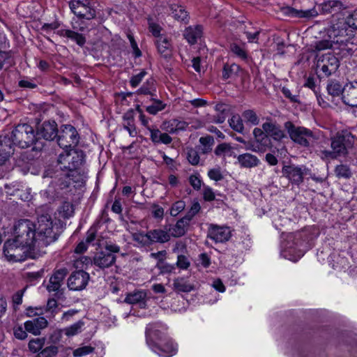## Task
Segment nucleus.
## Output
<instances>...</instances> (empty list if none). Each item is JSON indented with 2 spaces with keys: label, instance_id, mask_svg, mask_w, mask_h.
<instances>
[{
  "label": "nucleus",
  "instance_id": "f257e3e1",
  "mask_svg": "<svg viewBox=\"0 0 357 357\" xmlns=\"http://www.w3.org/2000/svg\"><path fill=\"white\" fill-rule=\"evenodd\" d=\"M32 227V222L29 220H20L15 226L14 238L6 241L3 245V254L8 261H24L28 252L36 250L33 241L29 238Z\"/></svg>",
  "mask_w": 357,
  "mask_h": 357
},
{
  "label": "nucleus",
  "instance_id": "f03ea898",
  "mask_svg": "<svg viewBox=\"0 0 357 357\" xmlns=\"http://www.w3.org/2000/svg\"><path fill=\"white\" fill-rule=\"evenodd\" d=\"M84 161V154L82 151L74 149L65 150L64 153H60L58 162L60 169L66 170L65 176L68 178L65 183H61V188H67L70 185V181L77 183L82 181L83 174L80 169Z\"/></svg>",
  "mask_w": 357,
  "mask_h": 357
},
{
  "label": "nucleus",
  "instance_id": "7ed1b4c3",
  "mask_svg": "<svg viewBox=\"0 0 357 357\" xmlns=\"http://www.w3.org/2000/svg\"><path fill=\"white\" fill-rule=\"evenodd\" d=\"M30 240L36 250L47 247L58 238V234L54 230V224L48 215H42L38 218L37 225L32 222Z\"/></svg>",
  "mask_w": 357,
  "mask_h": 357
},
{
  "label": "nucleus",
  "instance_id": "20e7f679",
  "mask_svg": "<svg viewBox=\"0 0 357 357\" xmlns=\"http://www.w3.org/2000/svg\"><path fill=\"white\" fill-rule=\"evenodd\" d=\"M8 137L10 138L13 147L15 145L26 149L35 142L36 135L32 126L27 123H20L13 130L10 137Z\"/></svg>",
  "mask_w": 357,
  "mask_h": 357
},
{
  "label": "nucleus",
  "instance_id": "39448f33",
  "mask_svg": "<svg viewBox=\"0 0 357 357\" xmlns=\"http://www.w3.org/2000/svg\"><path fill=\"white\" fill-rule=\"evenodd\" d=\"M284 128L290 139L302 146H310L315 139V135L311 130L303 126H296L291 121H287L284 123Z\"/></svg>",
  "mask_w": 357,
  "mask_h": 357
},
{
  "label": "nucleus",
  "instance_id": "423d86ee",
  "mask_svg": "<svg viewBox=\"0 0 357 357\" xmlns=\"http://www.w3.org/2000/svg\"><path fill=\"white\" fill-rule=\"evenodd\" d=\"M157 330L153 325H149L146 331V341L151 350L157 354L160 357H170L176 354L177 345L172 341H168L162 346L157 344H151L149 340L152 339L153 336L157 335Z\"/></svg>",
  "mask_w": 357,
  "mask_h": 357
},
{
  "label": "nucleus",
  "instance_id": "0eeeda50",
  "mask_svg": "<svg viewBox=\"0 0 357 357\" xmlns=\"http://www.w3.org/2000/svg\"><path fill=\"white\" fill-rule=\"evenodd\" d=\"M58 144L63 149L77 145L79 137L75 128L71 125H63L58 132Z\"/></svg>",
  "mask_w": 357,
  "mask_h": 357
},
{
  "label": "nucleus",
  "instance_id": "6e6552de",
  "mask_svg": "<svg viewBox=\"0 0 357 357\" xmlns=\"http://www.w3.org/2000/svg\"><path fill=\"white\" fill-rule=\"evenodd\" d=\"M345 136L342 135H337L331 139V150H326L320 147V156L323 159H334L337 157L345 155L347 153V148L345 146Z\"/></svg>",
  "mask_w": 357,
  "mask_h": 357
},
{
  "label": "nucleus",
  "instance_id": "1a4fd4ad",
  "mask_svg": "<svg viewBox=\"0 0 357 357\" xmlns=\"http://www.w3.org/2000/svg\"><path fill=\"white\" fill-rule=\"evenodd\" d=\"M339 65L338 59L335 55L328 53L318 59L317 70L321 72L324 76L328 77L337 70Z\"/></svg>",
  "mask_w": 357,
  "mask_h": 357
},
{
  "label": "nucleus",
  "instance_id": "9d476101",
  "mask_svg": "<svg viewBox=\"0 0 357 357\" xmlns=\"http://www.w3.org/2000/svg\"><path fill=\"white\" fill-rule=\"evenodd\" d=\"M306 170L304 166L290 165L284 166L282 173L292 184L299 185L303 181Z\"/></svg>",
  "mask_w": 357,
  "mask_h": 357
},
{
  "label": "nucleus",
  "instance_id": "9b49d317",
  "mask_svg": "<svg viewBox=\"0 0 357 357\" xmlns=\"http://www.w3.org/2000/svg\"><path fill=\"white\" fill-rule=\"evenodd\" d=\"M71 11L79 18H93L95 12L89 6L88 0H71L69 3Z\"/></svg>",
  "mask_w": 357,
  "mask_h": 357
},
{
  "label": "nucleus",
  "instance_id": "f8f14e48",
  "mask_svg": "<svg viewBox=\"0 0 357 357\" xmlns=\"http://www.w3.org/2000/svg\"><path fill=\"white\" fill-rule=\"evenodd\" d=\"M89 280V275L84 271H77L71 273L68 279V287L70 290L84 289Z\"/></svg>",
  "mask_w": 357,
  "mask_h": 357
},
{
  "label": "nucleus",
  "instance_id": "ddd939ff",
  "mask_svg": "<svg viewBox=\"0 0 357 357\" xmlns=\"http://www.w3.org/2000/svg\"><path fill=\"white\" fill-rule=\"evenodd\" d=\"M207 236L215 243H224L231 237V230L227 227L210 225Z\"/></svg>",
  "mask_w": 357,
  "mask_h": 357
},
{
  "label": "nucleus",
  "instance_id": "4468645a",
  "mask_svg": "<svg viewBox=\"0 0 357 357\" xmlns=\"http://www.w3.org/2000/svg\"><path fill=\"white\" fill-rule=\"evenodd\" d=\"M57 135L58 129L55 121H45L37 130V135L46 140H53Z\"/></svg>",
  "mask_w": 357,
  "mask_h": 357
},
{
  "label": "nucleus",
  "instance_id": "2eb2a0df",
  "mask_svg": "<svg viewBox=\"0 0 357 357\" xmlns=\"http://www.w3.org/2000/svg\"><path fill=\"white\" fill-rule=\"evenodd\" d=\"M342 100L350 107H357V82H350L344 86Z\"/></svg>",
  "mask_w": 357,
  "mask_h": 357
},
{
  "label": "nucleus",
  "instance_id": "dca6fc26",
  "mask_svg": "<svg viewBox=\"0 0 357 357\" xmlns=\"http://www.w3.org/2000/svg\"><path fill=\"white\" fill-rule=\"evenodd\" d=\"M66 275L67 270L66 268L55 271L50 278L49 284L47 286V291L49 292L59 291Z\"/></svg>",
  "mask_w": 357,
  "mask_h": 357
},
{
  "label": "nucleus",
  "instance_id": "f3484780",
  "mask_svg": "<svg viewBox=\"0 0 357 357\" xmlns=\"http://www.w3.org/2000/svg\"><path fill=\"white\" fill-rule=\"evenodd\" d=\"M48 322L43 317H38L28 320L24 323L25 330L34 335H38L40 334V331L47 326Z\"/></svg>",
  "mask_w": 357,
  "mask_h": 357
},
{
  "label": "nucleus",
  "instance_id": "a211bd4d",
  "mask_svg": "<svg viewBox=\"0 0 357 357\" xmlns=\"http://www.w3.org/2000/svg\"><path fill=\"white\" fill-rule=\"evenodd\" d=\"M115 261V255L105 250L97 252L93 257L94 264L100 268H105L111 266Z\"/></svg>",
  "mask_w": 357,
  "mask_h": 357
},
{
  "label": "nucleus",
  "instance_id": "6ab92c4d",
  "mask_svg": "<svg viewBox=\"0 0 357 357\" xmlns=\"http://www.w3.org/2000/svg\"><path fill=\"white\" fill-rule=\"evenodd\" d=\"M262 128L266 132V137H271L275 140H281L284 137L285 135L280 127L275 123L266 121L262 124Z\"/></svg>",
  "mask_w": 357,
  "mask_h": 357
},
{
  "label": "nucleus",
  "instance_id": "aec40b11",
  "mask_svg": "<svg viewBox=\"0 0 357 357\" xmlns=\"http://www.w3.org/2000/svg\"><path fill=\"white\" fill-rule=\"evenodd\" d=\"M14 152L10 138L6 136L0 139V165H2Z\"/></svg>",
  "mask_w": 357,
  "mask_h": 357
},
{
  "label": "nucleus",
  "instance_id": "412c9836",
  "mask_svg": "<svg viewBox=\"0 0 357 357\" xmlns=\"http://www.w3.org/2000/svg\"><path fill=\"white\" fill-rule=\"evenodd\" d=\"M149 231L151 244L155 243H164L168 242L171 238V235L167 229H155Z\"/></svg>",
  "mask_w": 357,
  "mask_h": 357
},
{
  "label": "nucleus",
  "instance_id": "4be33fe9",
  "mask_svg": "<svg viewBox=\"0 0 357 357\" xmlns=\"http://www.w3.org/2000/svg\"><path fill=\"white\" fill-rule=\"evenodd\" d=\"M150 138L154 144H169L172 142V138L166 132H162L158 128H151L149 130Z\"/></svg>",
  "mask_w": 357,
  "mask_h": 357
},
{
  "label": "nucleus",
  "instance_id": "5701e85b",
  "mask_svg": "<svg viewBox=\"0 0 357 357\" xmlns=\"http://www.w3.org/2000/svg\"><path fill=\"white\" fill-rule=\"evenodd\" d=\"M123 128L126 130L130 137L137 135V130L135 126L134 110H128L123 116Z\"/></svg>",
  "mask_w": 357,
  "mask_h": 357
},
{
  "label": "nucleus",
  "instance_id": "b1692460",
  "mask_svg": "<svg viewBox=\"0 0 357 357\" xmlns=\"http://www.w3.org/2000/svg\"><path fill=\"white\" fill-rule=\"evenodd\" d=\"M238 162L241 167L252 168L257 167L259 163L258 158L251 153H243L237 157Z\"/></svg>",
  "mask_w": 357,
  "mask_h": 357
},
{
  "label": "nucleus",
  "instance_id": "393cba45",
  "mask_svg": "<svg viewBox=\"0 0 357 357\" xmlns=\"http://www.w3.org/2000/svg\"><path fill=\"white\" fill-rule=\"evenodd\" d=\"M202 34V27L197 25L195 27L189 26L184 32V37L187 41L193 45L197 43V39L200 38Z\"/></svg>",
  "mask_w": 357,
  "mask_h": 357
},
{
  "label": "nucleus",
  "instance_id": "a878e982",
  "mask_svg": "<svg viewBox=\"0 0 357 357\" xmlns=\"http://www.w3.org/2000/svg\"><path fill=\"white\" fill-rule=\"evenodd\" d=\"M189 222L184 220L183 218L179 219L175 225L169 229L171 236L178 238L183 236L186 232V228L189 225Z\"/></svg>",
  "mask_w": 357,
  "mask_h": 357
},
{
  "label": "nucleus",
  "instance_id": "bb28decb",
  "mask_svg": "<svg viewBox=\"0 0 357 357\" xmlns=\"http://www.w3.org/2000/svg\"><path fill=\"white\" fill-rule=\"evenodd\" d=\"M216 156L226 159L229 157H236L234 148L228 143L218 144L214 150Z\"/></svg>",
  "mask_w": 357,
  "mask_h": 357
},
{
  "label": "nucleus",
  "instance_id": "cd10ccee",
  "mask_svg": "<svg viewBox=\"0 0 357 357\" xmlns=\"http://www.w3.org/2000/svg\"><path fill=\"white\" fill-rule=\"evenodd\" d=\"M155 93L156 87L153 77L146 79V82L137 91V94L149 95L151 98L156 96Z\"/></svg>",
  "mask_w": 357,
  "mask_h": 357
},
{
  "label": "nucleus",
  "instance_id": "c85d7f7f",
  "mask_svg": "<svg viewBox=\"0 0 357 357\" xmlns=\"http://www.w3.org/2000/svg\"><path fill=\"white\" fill-rule=\"evenodd\" d=\"M155 43L158 50L160 54L165 57H167L171 55V44L166 36L160 37L156 39Z\"/></svg>",
  "mask_w": 357,
  "mask_h": 357
},
{
  "label": "nucleus",
  "instance_id": "c756f323",
  "mask_svg": "<svg viewBox=\"0 0 357 357\" xmlns=\"http://www.w3.org/2000/svg\"><path fill=\"white\" fill-rule=\"evenodd\" d=\"M173 288L178 292H190L193 289V286L185 278H177L174 280Z\"/></svg>",
  "mask_w": 357,
  "mask_h": 357
},
{
  "label": "nucleus",
  "instance_id": "7c9ffc66",
  "mask_svg": "<svg viewBox=\"0 0 357 357\" xmlns=\"http://www.w3.org/2000/svg\"><path fill=\"white\" fill-rule=\"evenodd\" d=\"M241 67L236 63L225 64L223 67L222 78L224 79L234 78L238 76Z\"/></svg>",
  "mask_w": 357,
  "mask_h": 357
},
{
  "label": "nucleus",
  "instance_id": "2f4dec72",
  "mask_svg": "<svg viewBox=\"0 0 357 357\" xmlns=\"http://www.w3.org/2000/svg\"><path fill=\"white\" fill-rule=\"evenodd\" d=\"M57 213L59 218L67 219L74 214L73 205L69 202H64L58 208Z\"/></svg>",
  "mask_w": 357,
  "mask_h": 357
},
{
  "label": "nucleus",
  "instance_id": "473e14b6",
  "mask_svg": "<svg viewBox=\"0 0 357 357\" xmlns=\"http://www.w3.org/2000/svg\"><path fill=\"white\" fill-rule=\"evenodd\" d=\"M171 15L178 21L185 22L188 20V15L185 8L178 5H172L171 6Z\"/></svg>",
  "mask_w": 357,
  "mask_h": 357
},
{
  "label": "nucleus",
  "instance_id": "72a5a7b5",
  "mask_svg": "<svg viewBox=\"0 0 357 357\" xmlns=\"http://www.w3.org/2000/svg\"><path fill=\"white\" fill-rule=\"evenodd\" d=\"M63 36L75 42L80 47L84 46L86 43V38L82 33L70 29L64 30Z\"/></svg>",
  "mask_w": 357,
  "mask_h": 357
},
{
  "label": "nucleus",
  "instance_id": "f704fd0d",
  "mask_svg": "<svg viewBox=\"0 0 357 357\" xmlns=\"http://www.w3.org/2000/svg\"><path fill=\"white\" fill-rule=\"evenodd\" d=\"M328 93L333 97L339 96L342 95L343 96V91L344 87L342 88V84L335 80H331L328 82L326 87Z\"/></svg>",
  "mask_w": 357,
  "mask_h": 357
},
{
  "label": "nucleus",
  "instance_id": "c9c22d12",
  "mask_svg": "<svg viewBox=\"0 0 357 357\" xmlns=\"http://www.w3.org/2000/svg\"><path fill=\"white\" fill-rule=\"evenodd\" d=\"M200 146L199 149L203 154H207L212 150L214 144V139L211 136L202 137L199 138Z\"/></svg>",
  "mask_w": 357,
  "mask_h": 357
},
{
  "label": "nucleus",
  "instance_id": "e433bc0d",
  "mask_svg": "<svg viewBox=\"0 0 357 357\" xmlns=\"http://www.w3.org/2000/svg\"><path fill=\"white\" fill-rule=\"evenodd\" d=\"M322 8L326 13H337L343 8V4L338 0H329L323 4Z\"/></svg>",
  "mask_w": 357,
  "mask_h": 357
},
{
  "label": "nucleus",
  "instance_id": "4c0bfd02",
  "mask_svg": "<svg viewBox=\"0 0 357 357\" xmlns=\"http://www.w3.org/2000/svg\"><path fill=\"white\" fill-rule=\"evenodd\" d=\"M146 293L142 291H137L133 293L128 294L125 298V303L129 304H137L144 301Z\"/></svg>",
  "mask_w": 357,
  "mask_h": 357
},
{
  "label": "nucleus",
  "instance_id": "58836bf2",
  "mask_svg": "<svg viewBox=\"0 0 357 357\" xmlns=\"http://www.w3.org/2000/svg\"><path fill=\"white\" fill-rule=\"evenodd\" d=\"M132 238L134 241L139 243L141 246H149L151 245L149 231L146 234L143 232L133 233L132 234Z\"/></svg>",
  "mask_w": 357,
  "mask_h": 357
},
{
  "label": "nucleus",
  "instance_id": "ea45409f",
  "mask_svg": "<svg viewBox=\"0 0 357 357\" xmlns=\"http://www.w3.org/2000/svg\"><path fill=\"white\" fill-rule=\"evenodd\" d=\"M84 326V321L79 320L70 326L63 328V331L68 337L74 336L82 331V328Z\"/></svg>",
  "mask_w": 357,
  "mask_h": 357
},
{
  "label": "nucleus",
  "instance_id": "a19ab883",
  "mask_svg": "<svg viewBox=\"0 0 357 357\" xmlns=\"http://www.w3.org/2000/svg\"><path fill=\"white\" fill-rule=\"evenodd\" d=\"M151 100L153 101V104L146 108V112L150 114L155 115L158 112L165 108L166 105L161 100L155 99L154 97L151 98Z\"/></svg>",
  "mask_w": 357,
  "mask_h": 357
},
{
  "label": "nucleus",
  "instance_id": "79ce46f5",
  "mask_svg": "<svg viewBox=\"0 0 357 357\" xmlns=\"http://www.w3.org/2000/svg\"><path fill=\"white\" fill-rule=\"evenodd\" d=\"M230 50L236 56L242 60L248 59V53L244 45L241 46L236 43H232L230 45Z\"/></svg>",
  "mask_w": 357,
  "mask_h": 357
},
{
  "label": "nucleus",
  "instance_id": "37998d69",
  "mask_svg": "<svg viewBox=\"0 0 357 357\" xmlns=\"http://www.w3.org/2000/svg\"><path fill=\"white\" fill-rule=\"evenodd\" d=\"M229 123L231 128L236 132H242L244 130L243 121L238 114L233 115L231 118L229 119Z\"/></svg>",
  "mask_w": 357,
  "mask_h": 357
},
{
  "label": "nucleus",
  "instance_id": "c03bdc74",
  "mask_svg": "<svg viewBox=\"0 0 357 357\" xmlns=\"http://www.w3.org/2000/svg\"><path fill=\"white\" fill-rule=\"evenodd\" d=\"M13 64V60L8 52H0V70L8 69Z\"/></svg>",
  "mask_w": 357,
  "mask_h": 357
},
{
  "label": "nucleus",
  "instance_id": "a18cd8bd",
  "mask_svg": "<svg viewBox=\"0 0 357 357\" xmlns=\"http://www.w3.org/2000/svg\"><path fill=\"white\" fill-rule=\"evenodd\" d=\"M45 338H34L29 341V349L33 353L39 351L45 344Z\"/></svg>",
  "mask_w": 357,
  "mask_h": 357
},
{
  "label": "nucleus",
  "instance_id": "49530a36",
  "mask_svg": "<svg viewBox=\"0 0 357 357\" xmlns=\"http://www.w3.org/2000/svg\"><path fill=\"white\" fill-rule=\"evenodd\" d=\"M155 267L160 271L162 274H169L174 273L176 270V266L174 264H169L166 261L160 262L156 264Z\"/></svg>",
  "mask_w": 357,
  "mask_h": 357
},
{
  "label": "nucleus",
  "instance_id": "de8ad7c7",
  "mask_svg": "<svg viewBox=\"0 0 357 357\" xmlns=\"http://www.w3.org/2000/svg\"><path fill=\"white\" fill-rule=\"evenodd\" d=\"M201 206L198 202H195L192 203L190 208L188 211L185 215L183 217L184 220H186L188 222H190V220L196 215L200 211Z\"/></svg>",
  "mask_w": 357,
  "mask_h": 357
},
{
  "label": "nucleus",
  "instance_id": "09e8293b",
  "mask_svg": "<svg viewBox=\"0 0 357 357\" xmlns=\"http://www.w3.org/2000/svg\"><path fill=\"white\" fill-rule=\"evenodd\" d=\"M244 120L250 124L255 126L259 122V119L256 113L252 110H246L243 113Z\"/></svg>",
  "mask_w": 357,
  "mask_h": 357
},
{
  "label": "nucleus",
  "instance_id": "8fccbe9b",
  "mask_svg": "<svg viewBox=\"0 0 357 357\" xmlns=\"http://www.w3.org/2000/svg\"><path fill=\"white\" fill-rule=\"evenodd\" d=\"M146 75L147 72L143 69L139 73L132 76L130 79V86L132 88L138 86Z\"/></svg>",
  "mask_w": 357,
  "mask_h": 357
},
{
  "label": "nucleus",
  "instance_id": "3c124183",
  "mask_svg": "<svg viewBox=\"0 0 357 357\" xmlns=\"http://www.w3.org/2000/svg\"><path fill=\"white\" fill-rule=\"evenodd\" d=\"M59 351L58 347L51 345L45 347L38 354V357H53L57 354Z\"/></svg>",
  "mask_w": 357,
  "mask_h": 357
},
{
  "label": "nucleus",
  "instance_id": "603ef678",
  "mask_svg": "<svg viewBox=\"0 0 357 357\" xmlns=\"http://www.w3.org/2000/svg\"><path fill=\"white\" fill-rule=\"evenodd\" d=\"M185 207V203L183 200H178L173 204L170 208V215L172 216L176 217L178 215L181 211L184 210Z\"/></svg>",
  "mask_w": 357,
  "mask_h": 357
},
{
  "label": "nucleus",
  "instance_id": "864d4df0",
  "mask_svg": "<svg viewBox=\"0 0 357 357\" xmlns=\"http://www.w3.org/2000/svg\"><path fill=\"white\" fill-rule=\"evenodd\" d=\"M94 348L91 346H83L79 347L73 351V356L75 357H82L92 353Z\"/></svg>",
  "mask_w": 357,
  "mask_h": 357
},
{
  "label": "nucleus",
  "instance_id": "5fc2aeb1",
  "mask_svg": "<svg viewBox=\"0 0 357 357\" xmlns=\"http://www.w3.org/2000/svg\"><path fill=\"white\" fill-rule=\"evenodd\" d=\"M333 47V43L329 40H321L315 42L314 48L315 50L321 51L331 49Z\"/></svg>",
  "mask_w": 357,
  "mask_h": 357
},
{
  "label": "nucleus",
  "instance_id": "6e6d98bb",
  "mask_svg": "<svg viewBox=\"0 0 357 357\" xmlns=\"http://www.w3.org/2000/svg\"><path fill=\"white\" fill-rule=\"evenodd\" d=\"M188 160L192 165H197L199 162V155L197 151L190 149L188 151Z\"/></svg>",
  "mask_w": 357,
  "mask_h": 357
},
{
  "label": "nucleus",
  "instance_id": "4d7b16f0",
  "mask_svg": "<svg viewBox=\"0 0 357 357\" xmlns=\"http://www.w3.org/2000/svg\"><path fill=\"white\" fill-rule=\"evenodd\" d=\"M15 196H17L22 201L26 202L31 199V191L29 189L26 190H20L17 189L13 194Z\"/></svg>",
  "mask_w": 357,
  "mask_h": 357
},
{
  "label": "nucleus",
  "instance_id": "13d9d810",
  "mask_svg": "<svg viewBox=\"0 0 357 357\" xmlns=\"http://www.w3.org/2000/svg\"><path fill=\"white\" fill-rule=\"evenodd\" d=\"M335 174L338 177L349 178L351 176L349 169L344 165H337L335 168Z\"/></svg>",
  "mask_w": 357,
  "mask_h": 357
},
{
  "label": "nucleus",
  "instance_id": "bf43d9fd",
  "mask_svg": "<svg viewBox=\"0 0 357 357\" xmlns=\"http://www.w3.org/2000/svg\"><path fill=\"white\" fill-rule=\"evenodd\" d=\"M349 26L357 29V9L354 10L346 19Z\"/></svg>",
  "mask_w": 357,
  "mask_h": 357
},
{
  "label": "nucleus",
  "instance_id": "052dcab7",
  "mask_svg": "<svg viewBox=\"0 0 357 357\" xmlns=\"http://www.w3.org/2000/svg\"><path fill=\"white\" fill-rule=\"evenodd\" d=\"M189 182H190V184L192 185V187L195 190H198L201 188L202 182L199 175H198V174L191 175L189 177Z\"/></svg>",
  "mask_w": 357,
  "mask_h": 357
},
{
  "label": "nucleus",
  "instance_id": "680f3d73",
  "mask_svg": "<svg viewBox=\"0 0 357 357\" xmlns=\"http://www.w3.org/2000/svg\"><path fill=\"white\" fill-rule=\"evenodd\" d=\"M127 36L130 43V45L133 50V54H134L135 56V57L141 56L142 52H141L140 50L139 49L133 36L132 34H130V33H128L127 34Z\"/></svg>",
  "mask_w": 357,
  "mask_h": 357
},
{
  "label": "nucleus",
  "instance_id": "e2e57ef3",
  "mask_svg": "<svg viewBox=\"0 0 357 357\" xmlns=\"http://www.w3.org/2000/svg\"><path fill=\"white\" fill-rule=\"evenodd\" d=\"M190 263L188 258L185 256L181 255L178 256L175 266L181 269L185 270L190 266Z\"/></svg>",
  "mask_w": 357,
  "mask_h": 357
},
{
  "label": "nucleus",
  "instance_id": "0e129e2a",
  "mask_svg": "<svg viewBox=\"0 0 357 357\" xmlns=\"http://www.w3.org/2000/svg\"><path fill=\"white\" fill-rule=\"evenodd\" d=\"M160 128L162 130L167 132L169 133H176L174 119L162 122V123L160 126Z\"/></svg>",
  "mask_w": 357,
  "mask_h": 357
},
{
  "label": "nucleus",
  "instance_id": "69168bd1",
  "mask_svg": "<svg viewBox=\"0 0 357 357\" xmlns=\"http://www.w3.org/2000/svg\"><path fill=\"white\" fill-rule=\"evenodd\" d=\"M208 177L213 181H219L223 178V176L219 168L211 169L208 172Z\"/></svg>",
  "mask_w": 357,
  "mask_h": 357
},
{
  "label": "nucleus",
  "instance_id": "338daca9",
  "mask_svg": "<svg viewBox=\"0 0 357 357\" xmlns=\"http://www.w3.org/2000/svg\"><path fill=\"white\" fill-rule=\"evenodd\" d=\"M203 197L206 202L213 201L215 198V195L213 189L208 186H204L203 190Z\"/></svg>",
  "mask_w": 357,
  "mask_h": 357
},
{
  "label": "nucleus",
  "instance_id": "774afa93",
  "mask_svg": "<svg viewBox=\"0 0 357 357\" xmlns=\"http://www.w3.org/2000/svg\"><path fill=\"white\" fill-rule=\"evenodd\" d=\"M161 30L162 29L158 24H156L155 23L149 24V31L156 38V39L159 38L160 37L165 36L160 34Z\"/></svg>",
  "mask_w": 357,
  "mask_h": 357
}]
</instances>
